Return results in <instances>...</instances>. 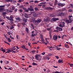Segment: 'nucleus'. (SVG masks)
Returning a JSON list of instances; mask_svg holds the SVG:
<instances>
[{"label":"nucleus","instance_id":"58","mask_svg":"<svg viewBox=\"0 0 73 73\" xmlns=\"http://www.w3.org/2000/svg\"><path fill=\"white\" fill-rule=\"evenodd\" d=\"M3 15H5L7 14V13L5 12H4L3 13Z\"/></svg>","mask_w":73,"mask_h":73},{"label":"nucleus","instance_id":"23","mask_svg":"<svg viewBox=\"0 0 73 73\" xmlns=\"http://www.w3.org/2000/svg\"><path fill=\"white\" fill-rule=\"evenodd\" d=\"M32 65L34 66L36 65V66H37V64L36 63H35L34 62L32 63Z\"/></svg>","mask_w":73,"mask_h":73},{"label":"nucleus","instance_id":"40","mask_svg":"<svg viewBox=\"0 0 73 73\" xmlns=\"http://www.w3.org/2000/svg\"><path fill=\"white\" fill-rule=\"evenodd\" d=\"M4 24H5V22H2L1 23V25H3Z\"/></svg>","mask_w":73,"mask_h":73},{"label":"nucleus","instance_id":"39","mask_svg":"<svg viewBox=\"0 0 73 73\" xmlns=\"http://www.w3.org/2000/svg\"><path fill=\"white\" fill-rule=\"evenodd\" d=\"M45 7V5H42V8H44Z\"/></svg>","mask_w":73,"mask_h":73},{"label":"nucleus","instance_id":"48","mask_svg":"<svg viewBox=\"0 0 73 73\" xmlns=\"http://www.w3.org/2000/svg\"><path fill=\"white\" fill-rule=\"evenodd\" d=\"M55 57L56 58V59H58V58H59V57H58V56H56Z\"/></svg>","mask_w":73,"mask_h":73},{"label":"nucleus","instance_id":"37","mask_svg":"<svg viewBox=\"0 0 73 73\" xmlns=\"http://www.w3.org/2000/svg\"><path fill=\"white\" fill-rule=\"evenodd\" d=\"M6 18L7 19H8V20H9L10 21V18L9 17H6Z\"/></svg>","mask_w":73,"mask_h":73},{"label":"nucleus","instance_id":"2","mask_svg":"<svg viewBox=\"0 0 73 73\" xmlns=\"http://www.w3.org/2000/svg\"><path fill=\"white\" fill-rule=\"evenodd\" d=\"M59 26L61 28L65 27V23L64 22H62L60 23Z\"/></svg>","mask_w":73,"mask_h":73},{"label":"nucleus","instance_id":"32","mask_svg":"<svg viewBox=\"0 0 73 73\" xmlns=\"http://www.w3.org/2000/svg\"><path fill=\"white\" fill-rule=\"evenodd\" d=\"M21 48L23 49H25V46L24 45H23L21 46Z\"/></svg>","mask_w":73,"mask_h":73},{"label":"nucleus","instance_id":"51","mask_svg":"<svg viewBox=\"0 0 73 73\" xmlns=\"http://www.w3.org/2000/svg\"><path fill=\"white\" fill-rule=\"evenodd\" d=\"M45 54V53L44 52H43V53H42V55H44V54Z\"/></svg>","mask_w":73,"mask_h":73},{"label":"nucleus","instance_id":"4","mask_svg":"<svg viewBox=\"0 0 73 73\" xmlns=\"http://www.w3.org/2000/svg\"><path fill=\"white\" fill-rule=\"evenodd\" d=\"M66 23H67L68 24H69V23H72V20H70V19H69V20H66L65 21Z\"/></svg>","mask_w":73,"mask_h":73},{"label":"nucleus","instance_id":"56","mask_svg":"<svg viewBox=\"0 0 73 73\" xmlns=\"http://www.w3.org/2000/svg\"><path fill=\"white\" fill-rule=\"evenodd\" d=\"M46 59L47 60H49V57H46Z\"/></svg>","mask_w":73,"mask_h":73},{"label":"nucleus","instance_id":"59","mask_svg":"<svg viewBox=\"0 0 73 73\" xmlns=\"http://www.w3.org/2000/svg\"><path fill=\"white\" fill-rule=\"evenodd\" d=\"M57 36L58 37V38H61V37L60 35H58Z\"/></svg>","mask_w":73,"mask_h":73},{"label":"nucleus","instance_id":"64","mask_svg":"<svg viewBox=\"0 0 73 73\" xmlns=\"http://www.w3.org/2000/svg\"><path fill=\"white\" fill-rule=\"evenodd\" d=\"M31 36H32V37H34V36H35L34 35V34H32L31 35Z\"/></svg>","mask_w":73,"mask_h":73},{"label":"nucleus","instance_id":"24","mask_svg":"<svg viewBox=\"0 0 73 73\" xmlns=\"http://www.w3.org/2000/svg\"><path fill=\"white\" fill-rule=\"evenodd\" d=\"M40 1H38L37 0L35 1H34V3H40Z\"/></svg>","mask_w":73,"mask_h":73},{"label":"nucleus","instance_id":"46","mask_svg":"<svg viewBox=\"0 0 73 73\" xmlns=\"http://www.w3.org/2000/svg\"><path fill=\"white\" fill-rule=\"evenodd\" d=\"M19 11L20 12H23V10L21 9L19 10Z\"/></svg>","mask_w":73,"mask_h":73},{"label":"nucleus","instance_id":"42","mask_svg":"<svg viewBox=\"0 0 73 73\" xmlns=\"http://www.w3.org/2000/svg\"><path fill=\"white\" fill-rule=\"evenodd\" d=\"M65 11V8H64L62 10V11Z\"/></svg>","mask_w":73,"mask_h":73},{"label":"nucleus","instance_id":"57","mask_svg":"<svg viewBox=\"0 0 73 73\" xmlns=\"http://www.w3.org/2000/svg\"><path fill=\"white\" fill-rule=\"evenodd\" d=\"M6 1H7V2H9V1L11 2V0H7Z\"/></svg>","mask_w":73,"mask_h":73},{"label":"nucleus","instance_id":"43","mask_svg":"<svg viewBox=\"0 0 73 73\" xmlns=\"http://www.w3.org/2000/svg\"><path fill=\"white\" fill-rule=\"evenodd\" d=\"M72 17V16H69V19H70V20H71V17Z\"/></svg>","mask_w":73,"mask_h":73},{"label":"nucleus","instance_id":"33","mask_svg":"<svg viewBox=\"0 0 73 73\" xmlns=\"http://www.w3.org/2000/svg\"><path fill=\"white\" fill-rule=\"evenodd\" d=\"M4 20L3 19H2V18H0V22H1V21H4Z\"/></svg>","mask_w":73,"mask_h":73},{"label":"nucleus","instance_id":"60","mask_svg":"<svg viewBox=\"0 0 73 73\" xmlns=\"http://www.w3.org/2000/svg\"><path fill=\"white\" fill-rule=\"evenodd\" d=\"M33 45H34V44H37V42H34L33 43Z\"/></svg>","mask_w":73,"mask_h":73},{"label":"nucleus","instance_id":"13","mask_svg":"<svg viewBox=\"0 0 73 73\" xmlns=\"http://www.w3.org/2000/svg\"><path fill=\"white\" fill-rule=\"evenodd\" d=\"M56 28L57 30H59V31H62V29L60 27H57Z\"/></svg>","mask_w":73,"mask_h":73},{"label":"nucleus","instance_id":"52","mask_svg":"<svg viewBox=\"0 0 73 73\" xmlns=\"http://www.w3.org/2000/svg\"><path fill=\"white\" fill-rule=\"evenodd\" d=\"M50 16H51L52 17H54V16L53 15H51Z\"/></svg>","mask_w":73,"mask_h":73},{"label":"nucleus","instance_id":"9","mask_svg":"<svg viewBox=\"0 0 73 73\" xmlns=\"http://www.w3.org/2000/svg\"><path fill=\"white\" fill-rule=\"evenodd\" d=\"M33 7L32 6H30V8H28V9L30 11H33L34 9L33 8Z\"/></svg>","mask_w":73,"mask_h":73},{"label":"nucleus","instance_id":"49","mask_svg":"<svg viewBox=\"0 0 73 73\" xmlns=\"http://www.w3.org/2000/svg\"><path fill=\"white\" fill-rule=\"evenodd\" d=\"M21 35H23L24 36V33H23V32H21Z\"/></svg>","mask_w":73,"mask_h":73},{"label":"nucleus","instance_id":"20","mask_svg":"<svg viewBox=\"0 0 73 73\" xmlns=\"http://www.w3.org/2000/svg\"><path fill=\"white\" fill-rule=\"evenodd\" d=\"M25 17H26V18H28L29 17V15H28V14L27 13H25Z\"/></svg>","mask_w":73,"mask_h":73},{"label":"nucleus","instance_id":"63","mask_svg":"<svg viewBox=\"0 0 73 73\" xmlns=\"http://www.w3.org/2000/svg\"><path fill=\"white\" fill-rule=\"evenodd\" d=\"M33 1H30L29 2L30 3H33Z\"/></svg>","mask_w":73,"mask_h":73},{"label":"nucleus","instance_id":"53","mask_svg":"<svg viewBox=\"0 0 73 73\" xmlns=\"http://www.w3.org/2000/svg\"><path fill=\"white\" fill-rule=\"evenodd\" d=\"M49 36H50V38H52V34L49 35Z\"/></svg>","mask_w":73,"mask_h":73},{"label":"nucleus","instance_id":"11","mask_svg":"<svg viewBox=\"0 0 73 73\" xmlns=\"http://www.w3.org/2000/svg\"><path fill=\"white\" fill-rule=\"evenodd\" d=\"M38 56L40 57V55L38 54H37L35 56V59H36V60H38L39 59H38Z\"/></svg>","mask_w":73,"mask_h":73},{"label":"nucleus","instance_id":"16","mask_svg":"<svg viewBox=\"0 0 73 73\" xmlns=\"http://www.w3.org/2000/svg\"><path fill=\"white\" fill-rule=\"evenodd\" d=\"M58 61V62L59 63H63V60L59 59Z\"/></svg>","mask_w":73,"mask_h":73},{"label":"nucleus","instance_id":"35","mask_svg":"<svg viewBox=\"0 0 73 73\" xmlns=\"http://www.w3.org/2000/svg\"><path fill=\"white\" fill-rule=\"evenodd\" d=\"M56 48L57 49L56 50H60V49H61V48L58 47H56Z\"/></svg>","mask_w":73,"mask_h":73},{"label":"nucleus","instance_id":"45","mask_svg":"<svg viewBox=\"0 0 73 73\" xmlns=\"http://www.w3.org/2000/svg\"><path fill=\"white\" fill-rule=\"evenodd\" d=\"M49 35H52V31H50Z\"/></svg>","mask_w":73,"mask_h":73},{"label":"nucleus","instance_id":"34","mask_svg":"<svg viewBox=\"0 0 73 73\" xmlns=\"http://www.w3.org/2000/svg\"><path fill=\"white\" fill-rule=\"evenodd\" d=\"M4 42L5 43L7 44H8V45H10V44L8 42H7L6 41H4Z\"/></svg>","mask_w":73,"mask_h":73},{"label":"nucleus","instance_id":"17","mask_svg":"<svg viewBox=\"0 0 73 73\" xmlns=\"http://www.w3.org/2000/svg\"><path fill=\"white\" fill-rule=\"evenodd\" d=\"M27 20L28 19H25V18H23V22L27 23Z\"/></svg>","mask_w":73,"mask_h":73},{"label":"nucleus","instance_id":"54","mask_svg":"<svg viewBox=\"0 0 73 73\" xmlns=\"http://www.w3.org/2000/svg\"><path fill=\"white\" fill-rule=\"evenodd\" d=\"M21 0H19L18 1V3H21Z\"/></svg>","mask_w":73,"mask_h":73},{"label":"nucleus","instance_id":"47","mask_svg":"<svg viewBox=\"0 0 73 73\" xmlns=\"http://www.w3.org/2000/svg\"><path fill=\"white\" fill-rule=\"evenodd\" d=\"M38 9L37 7L35 8V11H37L38 10Z\"/></svg>","mask_w":73,"mask_h":73},{"label":"nucleus","instance_id":"38","mask_svg":"<svg viewBox=\"0 0 73 73\" xmlns=\"http://www.w3.org/2000/svg\"><path fill=\"white\" fill-rule=\"evenodd\" d=\"M15 9V8L14 7H11V9L12 10H14Z\"/></svg>","mask_w":73,"mask_h":73},{"label":"nucleus","instance_id":"30","mask_svg":"<svg viewBox=\"0 0 73 73\" xmlns=\"http://www.w3.org/2000/svg\"><path fill=\"white\" fill-rule=\"evenodd\" d=\"M1 50L3 52V53H4L6 52V51L5 50V49H3V50Z\"/></svg>","mask_w":73,"mask_h":73},{"label":"nucleus","instance_id":"29","mask_svg":"<svg viewBox=\"0 0 73 73\" xmlns=\"http://www.w3.org/2000/svg\"><path fill=\"white\" fill-rule=\"evenodd\" d=\"M14 28H15V27H13V26L12 25L11 27H10V29L11 30L13 29H14Z\"/></svg>","mask_w":73,"mask_h":73},{"label":"nucleus","instance_id":"1","mask_svg":"<svg viewBox=\"0 0 73 73\" xmlns=\"http://www.w3.org/2000/svg\"><path fill=\"white\" fill-rule=\"evenodd\" d=\"M5 7V5L0 6V12H3L5 11V9L3 7Z\"/></svg>","mask_w":73,"mask_h":73},{"label":"nucleus","instance_id":"41","mask_svg":"<svg viewBox=\"0 0 73 73\" xmlns=\"http://www.w3.org/2000/svg\"><path fill=\"white\" fill-rule=\"evenodd\" d=\"M54 73H61V72H58L57 71H55L54 72Z\"/></svg>","mask_w":73,"mask_h":73},{"label":"nucleus","instance_id":"21","mask_svg":"<svg viewBox=\"0 0 73 73\" xmlns=\"http://www.w3.org/2000/svg\"><path fill=\"white\" fill-rule=\"evenodd\" d=\"M31 22H35L36 23V21L35 20V19L33 18L31 21Z\"/></svg>","mask_w":73,"mask_h":73},{"label":"nucleus","instance_id":"15","mask_svg":"<svg viewBox=\"0 0 73 73\" xmlns=\"http://www.w3.org/2000/svg\"><path fill=\"white\" fill-rule=\"evenodd\" d=\"M42 21V20L41 19H38L36 20V22L35 23H40L41 21Z\"/></svg>","mask_w":73,"mask_h":73},{"label":"nucleus","instance_id":"31","mask_svg":"<svg viewBox=\"0 0 73 73\" xmlns=\"http://www.w3.org/2000/svg\"><path fill=\"white\" fill-rule=\"evenodd\" d=\"M16 20L20 21V18L19 17H17L16 19Z\"/></svg>","mask_w":73,"mask_h":73},{"label":"nucleus","instance_id":"14","mask_svg":"<svg viewBox=\"0 0 73 73\" xmlns=\"http://www.w3.org/2000/svg\"><path fill=\"white\" fill-rule=\"evenodd\" d=\"M42 21V20L41 19H38L36 20V22L35 23H40L41 21Z\"/></svg>","mask_w":73,"mask_h":73},{"label":"nucleus","instance_id":"28","mask_svg":"<svg viewBox=\"0 0 73 73\" xmlns=\"http://www.w3.org/2000/svg\"><path fill=\"white\" fill-rule=\"evenodd\" d=\"M57 4V0H55L54 5H56Z\"/></svg>","mask_w":73,"mask_h":73},{"label":"nucleus","instance_id":"7","mask_svg":"<svg viewBox=\"0 0 73 73\" xmlns=\"http://www.w3.org/2000/svg\"><path fill=\"white\" fill-rule=\"evenodd\" d=\"M33 16L34 17H36L38 16V14L36 13H33Z\"/></svg>","mask_w":73,"mask_h":73},{"label":"nucleus","instance_id":"61","mask_svg":"<svg viewBox=\"0 0 73 73\" xmlns=\"http://www.w3.org/2000/svg\"><path fill=\"white\" fill-rule=\"evenodd\" d=\"M41 40L42 41L44 40V39L42 38H41Z\"/></svg>","mask_w":73,"mask_h":73},{"label":"nucleus","instance_id":"55","mask_svg":"<svg viewBox=\"0 0 73 73\" xmlns=\"http://www.w3.org/2000/svg\"><path fill=\"white\" fill-rule=\"evenodd\" d=\"M7 34H8V35H11V33L9 32H8Z\"/></svg>","mask_w":73,"mask_h":73},{"label":"nucleus","instance_id":"19","mask_svg":"<svg viewBox=\"0 0 73 73\" xmlns=\"http://www.w3.org/2000/svg\"><path fill=\"white\" fill-rule=\"evenodd\" d=\"M64 46L65 47H66V48H69V46L67 44H65Z\"/></svg>","mask_w":73,"mask_h":73},{"label":"nucleus","instance_id":"5","mask_svg":"<svg viewBox=\"0 0 73 73\" xmlns=\"http://www.w3.org/2000/svg\"><path fill=\"white\" fill-rule=\"evenodd\" d=\"M58 38V36L54 35L53 36V39L54 41H57Z\"/></svg>","mask_w":73,"mask_h":73},{"label":"nucleus","instance_id":"22","mask_svg":"<svg viewBox=\"0 0 73 73\" xmlns=\"http://www.w3.org/2000/svg\"><path fill=\"white\" fill-rule=\"evenodd\" d=\"M68 64V65H70V66L71 68H72V67H73V64L71 63V64H70L69 63Z\"/></svg>","mask_w":73,"mask_h":73},{"label":"nucleus","instance_id":"3","mask_svg":"<svg viewBox=\"0 0 73 73\" xmlns=\"http://www.w3.org/2000/svg\"><path fill=\"white\" fill-rule=\"evenodd\" d=\"M57 5L58 7L59 6V7H64V6L65 5V4L64 3H59L57 4Z\"/></svg>","mask_w":73,"mask_h":73},{"label":"nucleus","instance_id":"27","mask_svg":"<svg viewBox=\"0 0 73 73\" xmlns=\"http://www.w3.org/2000/svg\"><path fill=\"white\" fill-rule=\"evenodd\" d=\"M25 22H23L21 23V24L22 25H23V26H25Z\"/></svg>","mask_w":73,"mask_h":73},{"label":"nucleus","instance_id":"10","mask_svg":"<svg viewBox=\"0 0 73 73\" xmlns=\"http://www.w3.org/2000/svg\"><path fill=\"white\" fill-rule=\"evenodd\" d=\"M65 15L64 13L62 12L60 13L59 12V13L58 14V16H64Z\"/></svg>","mask_w":73,"mask_h":73},{"label":"nucleus","instance_id":"8","mask_svg":"<svg viewBox=\"0 0 73 73\" xmlns=\"http://www.w3.org/2000/svg\"><path fill=\"white\" fill-rule=\"evenodd\" d=\"M5 38H6V39L9 41V42H11V39H10V38L7 37V36L6 35L5 36Z\"/></svg>","mask_w":73,"mask_h":73},{"label":"nucleus","instance_id":"44","mask_svg":"<svg viewBox=\"0 0 73 73\" xmlns=\"http://www.w3.org/2000/svg\"><path fill=\"white\" fill-rule=\"evenodd\" d=\"M22 8L23 9V10H24V11L26 10V9L25 8V7H22Z\"/></svg>","mask_w":73,"mask_h":73},{"label":"nucleus","instance_id":"62","mask_svg":"<svg viewBox=\"0 0 73 73\" xmlns=\"http://www.w3.org/2000/svg\"><path fill=\"white\" fill-rule=\"evenodd\" d=\"M20 8H22L23 7V5H21L20 7Z\"/></svg>","mask_w":73,"mask_h":73},{"label":"nucleus","instance_id":"6","mask_svg":"<svg viewBox=\"0 0 73 73\" xmlns=\"http://www.w3.org/2000/svg\"><path fill=\"white\" fill-rule=\"evenodd\" d=\"M46 10H52L53 9V8H52L50 7H47L45 8Z\"/></svg>","mask_w":73,"mask_h":73},{"label":"nucleus","instance_id":"12","mask_svg":"<svg viewBox=\"0 0 73 73\" xmlns=\"http://www.w3.org/2000/svg\"><path fill=\"white\" fill-rule=\"evenodd\" d=\"M59 20V19L58 18H52L51 19V21H57V20Z\"/></svg>","mask_w":73,"mask_h":73},{"label":"nucleus","instance_id":"36","mask_svg":"<svg viewBox=\"0 0 73 73\" xmlns=\"http://www.w3.org/2000/svg\"><path fill=\"white\" fill-rule=\"evenodd\" d=\"M25 11V12H29V9L27 10V9H26V10Z\"/></svg>","mask_w":73,"mask_h":73},{"label":"nucleus","instance_id":"50","mask_svg":"<svg viewBox=\"0 0 73 73\" xmlns=\"http://www.w3.org/2000/svg\"><path fill=\"white\" fill-rule=\"evenodd\" d=\"M50 29H51V28H48L47 29V31H50Z\"/></svg>","mask_w":73,"mask_h":73},{"label":"nucleus","instance_id":"18","mask_svg":"<svg viewBox=\"0 0 73 73\" xmlns=\"http://www.w3.org/2000/svg\"><path fill=\"white\" fill-rule=\"evenodd\" d=\"M10 21H13V17L12 16H10Z\"/></svg>","mask_w":73,"mask_h":73},{"label":"nucleus","instance_id":"26","mask_svg":"<svg viewBox=\"0 0 73 73\" xmlns=\"http://www.w3.org/2000/svg\"><path fill=\"white\" fill-rule=\"evenodd\" d=\"M26 31L27 33H29V30H28V28H26Z\"/></svg>","mask_w":73,"mask_h":73},{"label":"nucleus","instance_id":"25","mask_svg":"<svg viewBox=\"0 0 73 73\" xmlns=\"http://www.w3.org/2000/svg\"><path fill=\"white\" fill-rule=\"evenodd\" d=\"M47 4V2H43V3H40V4Z\"/></svg>","mask_w":73,"mask_h":73}]
</instances>
